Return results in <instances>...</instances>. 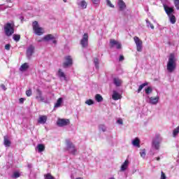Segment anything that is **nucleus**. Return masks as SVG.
<instances>
[{
  "label": "nucleus",
  "instance_id": "39448f33",
  "mask_svg": "<svg viewBox=\"0 0 179 179\" xmlns=\"http://www.w3.org/2000/svg\"><path fill=\"white\" fill-rule=\"evenodd\" d=\"M32 27L35 34H37V36H41L43 34V28L40 27L38 22L34 21L32 23Z\"/></svg>",
  "mask_w": 179,
  "mask_h": 179
},
{
  "label": "nucleus",
  "instance_id": "6ab92c4d",
  "mask_svg": "<svg viewBox=\"0 0 179 179\" xmlns=\"http://www.w3.org/2000/svg\"><path fill=\"white\" fill-rule=\"evenodd\" d=\"M57 76L62 80H66V76H65V73L62 71V69H59L57 73Z\"/></svg>",
  "mask_w": 179,
  "mask_h": 179
},
{
  "label": "nucleus",
  "instance_id": "4be33fe9",
  "mask_svg": "<svg viewBox=\"0 0 179 179\" xmlns=\"http://www.w3.org/2000/svg\"><path fill=\"white\" fill-rule=\"evenodd\" d=\"M28 69H29V63H24L22 65H21V66L20 67V71H21V72H24L27 71Z\"/></svg>",
  "mask_w": 179,
  "mask_h": 179
},
{
  "label": "nucleus",
  "instance_id": "5701e85b",
  "mask_svg": "<svg viewBox=\"0 0 179 179\" xmlns=\"http://www.w3.org/2000/svg\"><path fill=\"white\" fill-rule=\"evenodd\" d=\"M113 83L114 85H115V86L119 87V86H121V83H122V81L118 78H113Z\"/></svg>",
  "mask_w": 179,
  "mask_h": 179
},
{
  "label": "nucleus",
  "instance_id": "79ce46f5",
  "mask_svg": "<svg viewBox=\"0 0 179 179\" xmlns=\"http://www.w3.org/2000/svg\"><path fill=\"white\" fill-rule=\"evenodd\" d=\"M26 94L28 97H30V96H31L32 92H31V90H28L26 91Z\"/></svg>",
  "mask_w": 179,
  "mask_h": 179
},
{
  "label": "nucleus",
  "instance_id": "a18cd8bd",
  "mask_svg": "<svg viewBox=\"0 0 179 179\" xmlns=\"http://www.w3.org/2000/svg\"><path fill=\"white\" fill-rule=\"evenodd\" d=\"M92 1L95 5H99V3H100V0H92Z\"/></svg>",
  "mask_w": 179,
  "mask_h": 179
},
{
  "label": "nucleus",
  "instance_id": "f3484780",
  "mask_svg": "<svg viewBox=\"0 0 179 179\" xmlns=\"http://www.w3.org/2000/svg\"><path fill=\"white\" fill-rule=\"evenodd\" d=\"M128 166H129V161L126 159L121 166L120 171H125L128 169Z\"/></svg>",
  "mask_w": 179,
  "mask_h": 179
},
{
  "label": "nucleus",
  "instance_id": "c756f323",
  "mask_svg": "<svg viewBox=\"0 0 179 179\" xmlns=\"http://www.w3.org/2000/svg\"><path fill=\"white\" fill-rule=\"evenodd\" d=\"M148 83H145L142 85H141L138 89L137 92L138 93H141V92H142V89H143L145 87V86H148Z\"/></svg>",
  "mask_w": 179,
  "mask_h": 179
},
{
  "label": "nucleus",
  "instance_id": "72a5a7b5",
  "mask_svg": "<svg viewBox=\"0 0 179 179\" xmlns=\"http://www.w3.org/2000/svg\"><path fill=\"white\" fill-rule=\"evenodd\" d=\"M14 41H20V34H14L13 37Z\"/></svg>",
  "mask_w": 179,
  "mask_h": 179
},
{
  "label": "nucleus",
  "instance_id": "0eeeda50",
  "mask_svg": "<svg viewBox=\"0 0 179 179\" xmlns=\"http://www.w3.org/2000/svg\"><path fill=\"white\" fill-rule=\"evenodd\" d=\"M70 123L69 119L59 118L57 121V125L60 127H66V125H69Z\"/></svg>",
  "mask_w": 179,
  "mask_h": 179
},
{
  "label": "nucleus",
  "instance_id": "7c9ffc66",
  "mask_svg": "<svg viewBox=\"0 0 179 179\" xmlns=\"http://www.w3.org/2000/svg\"><path fill=\"white\" fill-rule=\"evenodd\" d=\"M145 94H150L152 92H153V88H152V87H148L145 88Z\"/></svg>",
  "mask_w": 179,
  "mask_h": 179
},
{
  "label": "nucleus",
  "instance_id": "a211bd4d",
  "mask_svg": "<svg viewBox=\"0 0 179 179\" xmlns=\"http://www.w3.org/2000/svg\"><path fill=\"white\" fill-rule=\"evenodd\" d=\"M47 122V116L46 115H40L38 119V123L44 124Z\"/></svg>",
  "mask_w": 179,
  "mask_h": 179
},
{
  "label": "nucleus",
  "instance_id": "412c9836",
  "mask_svg": "<svg viewBox=\"0 0 179 179\" xmlns=\"http://www.w3.org/2000/svg\"><path fill=\"white\" fill-rule=\"evenodd\" d=\"M36 149H37L38 153H41V152H44V150H45V146L43 144H38Z\"/></svg>",
  "mask_w": 179,
  "mask_h": 179
},
{
  "label": "nucleus",
  "instance_id": "1a4fd4ad",
  "mask_svg": "<svg viewBox=\"0 0 179 179\" xmlns=\"http://www.w3.org/2000/svg\"><path fill=\"white\" fill-rule=\"evenodd\" d=\"M134 40L136 45L137 51L138 52H141L142 48H143L142 41H141V39H139V38L138 36H134Z\"/></svg>",
  "mask_w": 179,
  "mask_h": 179
},
{
  "label": "nucleus",
  "instance_id": "4d7b16f0",
  "mask_svg": "<svg viewBox=\"0 0 179 179\" xmlns=\"http://www.w3.org/2000/svg\"><path fill=\"white\" fill-rule=\"evenodd\" d=\"M7 2H10V0H7Z\"/></svg>",
  "mask_w": 179,
  "mask_h": 179
},
{
  "label": "nucleus",
  "instance_id": "58836bf2",
  "mask_svg": "<svg viewBox=\"0 0 179 179\" xmlns=\"http://www.w3.org/2000/svg\"><path fill=\"white\" fill-rule=\"evenodd\" d=\"M20 177V173L19 172H14L13 174V178H19Z\"/></svg>",
  "mask_w": 179,
  "mask_h": 179
},
{
  "label": "nucleus",
  "instance_id": "9b49d317",
  "mask_svg": "<svg viewBox=\"0 0 179 179\" xmlns=\"http://www.w3.org/2000/svg\"><path fill=\"white\" fill-rule=\"evenodd\" d=\"M33 54H34V46H33V45H31L27 49V57L28 59H30V58H31V55H33Z\"/></svg>",
  "mask_w": 179,
  "mask_h": 179
},
{
  "label": "nucleus",
  "instance_id": "dca6fc26",
  "mask_svg": "<svg viewBox=\"0 0 179 179\" xmlns=\"http://www.w3.org/2000/svg\"><path fill=\"white\" fill-rule=\"evenodd\" d=\"M117 5L119 6L120 10L122 11L124 9H127V5L125 4V2H124L123 0H119L117 2Z\"/></svg>",
  "mask_w": 179,
  "mask_h": 179
},
{
  "label": "nucleus",
  "instance_id": "c03bdc74",
  "mask_svg": "<svg viewBox=\"0 0 179 179\" xmlns=\"http://www.w3.org/2000/svg\"><path fill=\"white\" fill-rule=\"evenodd\" d=\"M115 45H116V48L117 50L121 49L122 45H121V43L120 42H117V43Z\"/></svg>",
  "mask_w": 179,
  "mask_h": 179
},
{
  "label": "nucleus",
  "instance_id": "3c124183",
  "mask_svg": "<svg viewBox=\"0 0 179 179\" xmlns=\"http://www.w3.org/2000/svg\"><path fill=\"white\" fill-rule=\"evenodd\" d=\"M24 98H20V103L22 104V103H23L24 102Z\"/></svg>",
  "mask_w": 179,
  "mask_h": 179
},
{
  "label": "nucleus",
  "instance_id": "c85d7f7f",
  "mask_svg": "<svg viewBox=\"0 0 179 179\" xmlns=\"http://www.w3.org/2000/svg\"><path fill=\"white\" fill-rule=\"evenodd\" d=\"M169 17V20L172 24H174L176 23V16L174 15H168Z\"/></svg>",
  "mask_w": 179,
  "mask_h": 179
},
{
  "label": "nucleus",
  "instance_id": "423d86ee",
  "mask_svg": "<svg viewBox=\"0 0 179 179\" xmlns=\"http://www.w3.org/2000/svg\"><path fill=\"white\" fill-rule=\"evenodd\" d=\"M52 41L53 44H57V40H55V36L52 34H48L45 36L42 39L38 40V43H41V41Z\"/></svg>",
  "mask_w": 179,
  "mask_h": 179
},
{
  "label": "nucleus",
  "instance_id": "6e6552de",
  "mask_svg": "<svg viewBox=\"0 0 179 179\" xmlns=\"http://www.w3.org/2000/svg\"><path fill=\"white\" fill-rule=\"evenodd\" d=\"M65 62L63 63V68H68V66H72L73 61L72 60V57L66 56L64 57Z\"/></svg>",
  "mask_w": 179,
  "mask_h": 179
},
{
  "label": "nucleus",
  "instance_id": "bb28decb",
  "mask_svg": "<svg viewBox=\"0 0 179 179\" xmlns=\"http://www.w3.org/2000/svg\"><path fill=\"white\" fill-rule=\"evenodd\" d=\"M99 130L100 131V132H106L107 131V127H106V125L104 124H99Z\"/></svg>",
  "mask_w": 179,
  "mask_h": 179
},
{
  "label": "nucleus",
  "instance_id": "f257e3e1",
  "mask_svg": "<svg viewBox=\"0 0 179 179\" xmlns=\"http://www.w3.org/2000/svg\"><path fill=\"white\" fill-rule=\"evenodd\" d=\"M177 68V59L174 54H171L166 64V69L169 73H173Z\"/></svg>",
  "mask_w": 179,
  "mask_h": 179
},
{
  "label": "nucleus",
  "instance_id": "20e7f679",
  "mask_svg": "<svg viewBox=\"0 0 179 179\" xmlns=\"http://www.w3.org/2000/svg\"><path fill=\"white\" fill-rule=\"evenodd\" d=\"M15 24L13 22H8L6 24L4 27V31L6 34V36L8 37H10V36H12L13 33H15Z\"/></svg>",
  "mask_w": 179,
  "mask_h": 179
},
{
  "label": "nucleus",
  "instance_id": "f8f14e48",
  "mask_svg": "<svg viewBox=\"0 0 179 179\" xmlns=\"http://www.w3.org/2000/svg\"><path fill=\"white\" fill-rule=\"evenodd\" d=\"M77 5L78 6H79V8H81L82 9H86V8H87V3H86L85 0H78Z\"/></svg>",
  "mask_w": 179,
  "mask_h": 179
},
{
  "label": "nucleus",
  "instance_id": "603ef678",
  "mask_svg": "<svg viewBox=\"0 0 179 179\" xmlns=\"http://www.w3.org/2000/svg\"><path fill=\"white\" fill-rule=\"evenodd\" d=\"M1 89H3V90H6V87H5V85L2 84L1 85Z\"/></svg>",
  "mask_w": 179,
  "mask_h": 179
},
{
  "label": "nucleus",
  "instance_id": "9d476101",
  "mask_svg": "<svg viewBox=\"0 0 179 179\" xmlns=\"http://www.w3.org/2000/svg\"><path fill=\"white\" fill-rule=\"evenodd\" d=\"M80 44L83 48H86L89 44V36L87 34L83 35V38L81 39Z\"/></svg>",
  "mask_w": 179,
  "mask_h": 179
},
{
  "label": "nucleus",
  "instance_id": "393cba45",
  "mask_svg": "<svg viewBox=\"0 0 179 179\" xmlns=\"http://www.w3.org/2000/svg\"><path fill=\"white\" fill-rule=\"evenodd\" d=\"M63 99L59 98L57 101V103L55 104V108H58L61 106V104H62Z\"/></svg>",
  "mask_w": 179,
  "mask_h": 179
},
{
  "label": "nucleus",
  "instance_id": "a878e982",
  "mask_svg": "<svg viewBox=\"0 0 179 179\" xmlns=\"http://www.w3.org/2000/svg\"><path fill=\"white\" fill-rule=\"evenodd\" d=\"M95 100L98 103H101V101H103V96H101V95L97 94L95 95Z\"/></svg>",
  "mask_w": 179,
  "mask_h": 179
},
{
  "label": "nucleus",
  "instance_id": "2eb2a0df",
  "mask_svg": "<svg viewBox=\"0 0 179 179\" xmlns=\"http://www.w3.org/2000/svg\"><path fill=\"white\" fill-rule=\"evenodd\" d=\"M164 10L168 16L173 15V12H174V9L173 8L169 7L168 6H164Z\"/></svg>",
  "mask_w": 179,
  "mask_h": 179
},
{
  "label": "nucleus",
  "instance_id": "f704fd0d",
  "mask_svg": "<svg viewBox=\"0 0 179 179\" xmlns=\"http://www.w3.org/2000/svg\"><path fill=\"white\" fill-rule=\"evenodd\" d=\"M44 179H55L51 173H46L44 175Z\"/></svg>",
  "mask_w": 179,
  "mask_h": 179
},
{
  "label": "nucleus",
  "instance_id": "c9c22d12",
  "mask_svg": "<svg viewBox=\"0 0 179 179\" xmlns=\"http://www.w3.org/2000/svg\"><path fill=\"white\" fill-rule=\"evenodd\" d=\"M117 43H118V41H117L114 39H110V47L113 48L115 45H117Z\"/></svg>",
  "mask_w": 179,
  "mask_h": 179
},
{
  "label": "nucleus",
  "instance_id": "864d4df0",
  "mask_svg": "<svg viewBox=\"0 0 179 179\" xmlns=\"http://www.w3.org/2000/svg\"><path fill=\"white\" fill-rule=\"evenodd\" d=\"M27 167L28 169H31V167H33V165L31 164H28Z\"/></svg>",
  "mask_w": 179,
  "mask_h": 179
},
{
  "label": "nucleus",
  "instance_id": "8fccbe9b",
  "mask_svg": "<svg viewBox=\"0 0 179 179\" xmlns=\"http://www.w3.org/2000/svg\"><path fill=\"white\" fill-rule=\"evenodd\" d=\"M124 55H120L119 57L120 62L124 61Z\"/></svg>",
  "mask_w": 179,
  "mask_h": 179
},
{
  "label": "nucleus",
  "instance_id": "09e8293b",
  "mask_svg": "<svg viewBox=\"0 0 179 179\" xmlns=\"http://www.w3.org/2000/svg\"><path fill=\"white\" fill-rule=\"evenodd\" d=\"M117 123L119 124L120 125H122L123 124L122 119L117 120Z\"/></svg>",
  "mask_w": 179,
  "mask_h": 179
},
{
  "label": "nucleus",
  "instance_id": "2f4dec72",
  "mask_svg": "<svg viewBox=\"0 0 179 179\" xmlns=\"http://www.w3.org/2000/svg\"><path fill=\"white\" fill-rule=\"evenodd\" d=\"M178 134H179V126L175 129H173V138H176V136H177Z\"/></svg>",
  "mask_w": 179,
  "mask_h": 179
},
{
  "label": "nucleus",
  "instance_id": "473e14b6",
  "mask_svg": "<svg viewBox=\"0 0 179 179\" xmlns=\"http://www.w3.org/2000/svg\"><path fill=\"white\" fill-rule=\"evenodd\" d=\"M94 64L96 69H99V64H100V62H99L98 58L94 59Z\"/></svg>",
  "mask_w": 179,
  "mask_h": 179
},
{
  "label": "nucleus",
  "instance_id": "4468645a",
  "mask_svg": "<svg viewBox=\"0 0 179 179\" xmlns=\"http://www.w3.org/2000/svg\"><path fill=\"white\" fill-rule=\"evenodd\" d=\"M37 95L36 96V100L38 101H44V96H43V92H41V90H36Z\"/></svg>",
  "mask_w": 179,
  "mask_h": 179
},
{
  "label": "nucleus",
  "instance_id": "37998d69",
  "mask_svg": "<svg viewBox=\"0 0 179 179\" xmlns=\"http://www.w3.org/2000/svg\"><path fill=\"white\" fill-rule=\"evenodd\" d=\"M107 5L110 6V8H114V5L111 3V1L110 0H107Z\"/></svg>",
  "mask_w": 179,
  "mask_h": 179
},
{
  "label": "nucleus",
  "instance_id": "13d9d810",
  "mask_svg": "<svg viewBox=\"0 0 179 179\" xmlns=\"http://www.w3.org/2000/svg\"><path fill=\"white\" fill-rule=\"evenodd\" d=\"M63 1H64V2L66 3V0H63Z\"/></svg>",
  "mask_w": 179,
  "mask_h": 179
},
{
  "label": "nucleus",
  "instance_id": "a19ab883",
  "mask_svg": "<svg viewBox=\"0 0 179 179\" xmlns=\"http://www.w3.org/2000/svg\"><path fill=\"white\" fill-rule=\"evenodd\" d=\"M141 156L145 159L146 157V152H145V150H143L142 152H140Z\"/></svg>",
  "mask_w": 179,
  "mask_h": 179
},
{
  "label": "nucleus",
  "instance_id": "5fc2aeb1",
  "mask_svg": "<svg viewBox=\"0 0 179 179\" xmlns=\"http://www.w3.org/2000/svg\"><path fill=\"white\" fill-rule=\"evenodd\" d=\"M155 160H157V162H159L160 160V157H155Z\"/></svg>",
  "mask_w": 179,
  "mask_h": 179
},
{
  "label": "nucleus",
  "instance_id": "7ed1b4c3",
  "mask_svg": "<svg viewBox=\"0 0 179 179\" xmlns=\"http://www.w3.org/2000/svg\"><path fill=\"white\" fill-rule=\"evenodd\" d=\"M66 150L69 152L71 155H76L78 153V149L73 144V143L71 142L69 140L66 141Z\"/></svg>",
  "mask_w": 179,
  "mask_h": 179
},
{
  "label": "nucleus",
  "instance_id": "b1692460",
  "mask_svg": "<svg viewBox=\"0 0 179 179\" xmlns=\"http://www.w3.org/2000/svg\"><path fill=\"white\" fill-rule=\"evenodd\" d=\"M4 145L6 146V148H9V146H10V141H9V138L6 136H4Z\"/></svg>",
  "mask_w": 179,
  "mask_h": 179
},
{
  "label": "nucleus",
  "instance_id": "ddd939ff",
  "mask_svg": "<svg viewBox=\"0 0 179 179\" xmlns=\"http://www.w3.org/2000/svg\"><path fill=\"white\" fill-rule=\"evenodd\" d=\"M148 99H149L150 104L156 105L159 103V100L160 98L159 96H156V97H153V96L149 97L148 96Z\"/></svg>",
  "mask_w": 179,
  "mask_h": 179
},
{
  "label": "nucleus",
  "instance_id": "e433bc0d",
  "mask_svg": "<svg viewBox=\"0 0 179 179\" xmlns=\"http://www.w3.org/2000/svg\"><path fill=\"white\" fill-rule=\"evenodd\" d=\"M145 22L147 23V27H150L152 30L155 29V26L149 22V20H146Z\"/></svg>",
  "mask_w": 179,
  "mask_h": 179
},
{
  "label": "nucleus",
  "instance_id": "de8ad7c7",
  "mask_svg": "<svg viewBox=\"0 0 179 179\" xmlns=\"http://www.w3.org/2000/svg\"><path fill=\"white\" fill-rule=\"evenodd\" d=\"M161 179H166V174H164V173L163 171H162L161 173Z\"/></svg>",
  "mask_w": 179,
  "mask_h": 179
},
{
  "label": "nucleus",
  "instance_id": "f03ea898",
  "mask_svg": "<svg viewBox=\"0 0 179 179\" xmlns=\"http://www.w3.org/2000/svg\"><path fill=\"white\" fill-rule=\"evenodd\" d=\"M162 141H163V138L160 135L157 134L155 137L152 139V143H151V155L154 156L155 152L153 151L157 150L159 152L160 150V143H162Z\"/></svg>",
  "mask_w": 179,
  "mask_h": 179
},
{
  "label": "nucleus",
  "instance_id": "aec40b11",
  "mask_svg": "<svg viewBox=\"0 0 179 179\" xmlns=\"http://www.w3.org/2000/svg\"><path fill=\"white\" fill-rule=\"evenodd\" d=\"M112 99L113 100H120V99H121V95L120 94H118V92H117V91H113V94L112 95Z\"/></svg>",
  "mask_w": 179,
  "mask_h": 179
},
{
  "label": "nucleus",
  "instance_id": "6e6d98bb",
  "mask_svg": "<svg viewBox=\"0 0 179 179\" xmlns=\"http://www.w3.org/2000/svg\"><path fill=\"white\" fill-rule=\"evenodd\" d=\"M76 179H83V178L79 177V178H76Z\"/></svg>",
  "mask_w": 179,
  "mask_h": 179
},
{
  "label": "nucleus",
  "instance_id": "4c0bfd02",
  "mask_svg": "<svg viewBox=\"0 0 179 179\" xmlns=\"http://www.w3.org/2000/svg\"><path fill=\"white\" fill-rule=\"evenodd\" d=\"M85 104H87L88 106H92V104H94V101L92 99H88L85 101Z\"/></svg>",
  "mask_w": 179,
  "mask_h": 179
},
{
  "label": "nucleus",
  "instance_id": "cd10ccee",
  "mask_svg": "<svg viewBox=\"0 0 179 179\" xmlns=\"http://www.w3.org/2000/svg\"><path fill=\"white\" fill-rule=\"evenodd\" d=\"M132 145H134V146H136L137 148H139V138H136L134 140L132 141Z\"/></svg>",
  "mask_w": 179,
  "mask_h": 179
},
{
  "label": "nucleus",
  "instance_id": "ea45409f",
  "mask_svg": "<svg viewBox=\"0 0 179 179\" xmlns=\"http://www.w3.org/2000/svg\"><path fill=\"white\" fill-rule=\"evenodd\" d=\"M174 5L178 10H179V0H174Z\"/></svg>",
  "mask_w": 179,
  "mask_h": 179
},
{
  "label": "nucleus",
  "instance_id": "49530a36",
  "mask_svg": "<svg viewBox=\"0 0 179 179\" xmlns=\"http://www.w3.org/2000/svg\"><path fill=\"white\" fill-rule=\"evenodd\" d=\"M5 50H6L7 51H9V50H10V44H6L5 45Z\"/></svg>",
  "mask_w": 179,
  "mask_h": 179
}]
</instances>
